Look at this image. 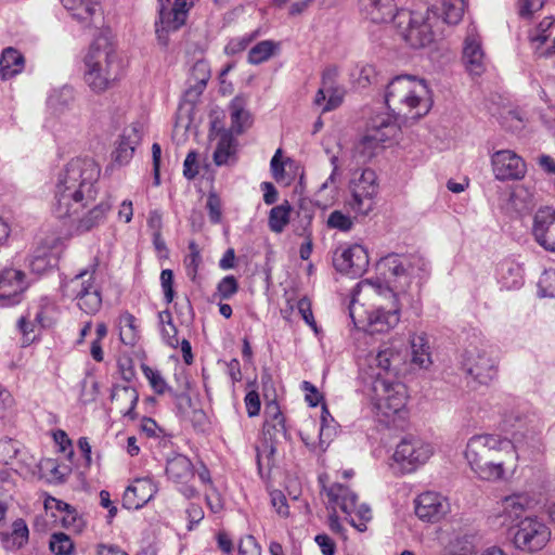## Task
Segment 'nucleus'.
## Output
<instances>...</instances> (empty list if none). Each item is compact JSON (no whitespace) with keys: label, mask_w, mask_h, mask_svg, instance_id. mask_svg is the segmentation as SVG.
Returning a JSON list of instances; mask_svg holds the SVG:
<instances>
[{"label":"nucleus","mask_w":555,"mask_h":555,"mask_svg":"<svg viewBox=\"0 0 555 555\" xmlns=\"http://www.w3.org/2000/svg\"><path fill=\"white\" fill-rule=\"evenodd\" d=\"M101 167L91 157L72 158L59 171L52 211L73 232L82 234L104 223L112 202L95 199L100 191Z\"/></svg>","instance_id":"f257e3e1"},{"label":"nucleus","mask_w":555,"mask_h":555,"mask_svg":"<svg viewBox=\"0 0 555 555\" xmlns=\"http://www.w3.org/2000/svg\"><path fill=\"white\" fill-rule=\"evenodd\" d=\"M428 86L425 80L411 75L392 78L386 88L385 104L391 112V120L406 122L417 120L430 109Z\"/></svg>","instance_id":"f03ea898"},{"label":"nucleus","mask_w":555,"mask_h":555,"mask_svg":"<svg viewBox=\"0 0 555 555\" xmlns=\"http://www.w3.org/2000/svg\"><path fill=\"white\" fill-rule=\"evenodd\" d=\"M85 81L89 88L101 93L119 79L121 65L114 46L106 36H99L85 56Z\"/></svg>","instance_id":"7ed1b4c3"},{"label":"nucleus","mask_w":555,"mask_h":555,"mask_svg":"<svg viewBox=\"0 0 555 555\" xmlns=\"http://www.w3.org/2000/svg\"><path fill=\"white\" fill-rule=\"evenodd\" d=\"M426 267L427 261L418 255L404 258L396 254L387 255L378 263L387 285H379L378 293L386 298L398 299L399 294L405 293L409 287L414 269L425 271Z\"/></svg>","instance_id":"20e7f679"},{"label":"nucleus","mask_w":555,"mask_h":555,"mask_svg":"<svg viewBox=\"0 0 555 555\" xmlns=\"http://www.w3.org/2000/svg\"><path fill=\"white\" fill-rule=\"evenodd\" d=\"M400 310L399 299H391L389 308L379 306L372 311H366L362 305L352 300L349 306V315L358 330L373 335L393 328L400 321Z\"/></svg>","instance_id":"39448f33"},{"label":"nucleus","mask_w":555,"mask_h":555,"mask_svg":"<svg viewBox=\"0 0 555 555\" xmlns=\"http://www.w3.org/2000/svg\"><path fill=\"white\" fill-rule=\"evenodd\" d=\"M395 26L401 38L414 49L423 48L433 42V17L426 13L409 10L397 11Z\"/></svg>","instance_id":"423d86ee"},{"label":"nucleus","mask_w":555,"mask_h":555,"mask_svg":"<svg viewBox=\"0 0 555 555\" xmlns=\"http://www.w3.org/2000/svg\"><path fill=\"white\" fill-rule=\"evenodd\" d=\"M434 454L431 443L413 434L404 435L392 455L393 465L400 474H411L423 466Z\"/></svg>","instance_id":"0eeeda50"},{"label":"nucleus","mask_w":555,"mask_h":555,"mask_svg":"<svg viewBox=\"0 0 555 555\" xmlns=\"http://www.w3.org/2000/svg\"><path fill=\"white\" fill-rule=\"evenodd\" d=\"M490 346L475 337L465 348L462 356V369L476 382L496 378V360L489 353Z\"/></svg>","instance_id":"6e6552de"},{"label":"nucleus","mask_w":555,"mask_h":555,"mask_svg":"<svg viewBox=\"0 0 555 555\" xmlns=\"http://www.w3.org/2000/svg\"><path fill=\"white\" fill-rule=\"evenodd\" d=\"M96 264L77 273L66 285L77 306L87 314H95L102 306L100 287L94 284Z\"/></svg>","instance_id":"1a4fd4ad"},{"label":"nucleus","mask_w":555,"mask_h":555,"mask_svg":"<svg viewBox=\"0 0 555 555\" xmlns=\"http://www.w3.org/2000/svg\"><path fill=\"white\" fill-rule=\"evenodd\" d=\"M364 392L376 410L377 414L390 417L399 413L406 404V384H367Z\"/></svg>","instance_id":"9d476101"},{"label":"nucleus","mask_w":555,"mask_h":555,"mask_svg":"<svg viewBox=\"0 0 555 555\" xmlns=\"http://www.w3.org/2000/svg\"><path fill=\"white\" fill-rule=\"evenodd\" d=\"M397 131V125L390 117L376 116L371 120L370 132L363 135L354 145L353 157L360 164L367 163L389 137Z\"/></svg>","instance_id":"9b49d317"},{"label":"nucleus","mask_w":555,"mask_h":555,"mask_svg":"<svg viewBox=\"0 0 555 555\" xmlns=\"http://www.w3.org/2000/svg\"><path fill=\"white\" fill-rule=\"evenodd\" d=\"M506 451L503 455L483 460L479 464L469 465L481 480L498 481L512 476L518 466V452L513 442H504Z\"/></svg>","instance_id":"f8f14e48"},{"label":"nucleus","mask_w":555,"mask_h":555,"mask_svg":"<svg viewBox=\"0 0 555 555\" xmlns=\"http://www.w3.org/2000/svg\"><path fill=\"white\" fill-rule=\"evenodd\" d=\"M404 358L401 348L393 344L383 347L373 359L374 365H370V377L374 379L373 382H393L400 376V366Z\"/></svg>","instance_id":"ddd939ff"},{"label":"nucleus","mask_w":555,"mask_h":555,"mask_svg":"<svg viewBox=\"0 0 555 555\" xmlns=\"http://www.w3.org/2000/svg\"><path fill=\"white\" fill-rule=\"evenodd\" d=\"M30 286L26 273L13 267L0 270V306L13 307L22 302Z\"/></svg>","instance_id":"4468645a"},{"label":"nucleus","mask_w":555,"mask_h":555,"mask_svg":"<svg viewBox=\"0 0 555 555\" xmlns=\"http://www.w3.org/2000/svg\"><path fill=\"white\" fill-rule=\"evenodd\" d=\"M165 472L185 499L190 500L198 495L197 489L191 483L195 476V468L188 456L176 454L168 459Z\"/></svg>","instance_id":"2eb2a0df"},{"label":"nucleus","mask_w":555,"mask_h":555,"mask_svg":"<svg viewBox=\"0 0 555 555\" xmlns=\"http://www.w3.org/2000/svg\"><path fill=\"white\" fill-rule=\"evenodd\" d=\"M378 191L376 175L372 169H364L359 178L351 182V208L362 215H369L375 205Z\"/></svg>","instance_id":"dca6fc26"},{"label":"nucleus","mask_w":555,"mask_h":555,"mask_svg":"<svg viewBox=\"0 0 555 555\" xmlns=\"http://www.w3.org/2000/svg\"><path fill=\"white\" fill-rule=\"evenodd\" d=\"M504 442L512 441L496 435H475L469 438L466 444L465 457L469 465H474L479 464L483 460L503 455L506 451L503 448Z\"/></svg>","instance_id":"f3484780"},{"label":"nucleus","mask_w":555,"mask_h":555,"mask_svg":"<svg viewBox=\"0 0 555 555\" xmlns=\"http://www.w3.org/2000/svg\"><path fill=\"white\" fill-rule=\"evenodd\" d=\"M369 262L366 249L359 244L337 247L332 256V263L336 271L353 278L362 275L366 271Z\"/></svg>","instance_id":"a211bd4d"},{"label":"nucleus","mask_w":555,"mask_h":555,"mask_svg":"<svg viewBox=\"0 0 555 555\" xmlns=\"http://www.w3.org/2000/svg\"><path fill=\"white\" fill-rule=\"evenodd\" d=\"M551 539V529L539 516L522 517V553L530 554L543 550Z\"/></svg>","instance_id":"6ab92c4d"},{"label":"nucleus","mask_w":555,"mask_h":555,"mask_svg":"<svg viewBox=\"0 0 555 555\" xmlns=\"http://www.w3.org/2000/svg\"><path fill=\"white\" fill-rule=\"evenodd\" d=\"M498 525L506 529V538L512 540L519 548L518 535L520 533V494L513 493L501 502V511L496 515Z\"/></svg>","instance_id":"aec40b11"},{"label":"nucleus","mask_w":555,"mask_h":555,"mask_svg":"<svg viewBox=\"0 0 555 555\" xmlns=\"http://www.w3.org/2000/svg\"><path fill=\"white\" fill-rule=\"evenodd\" d=\"M462 57L470 75L480 76L486 70V54L475 26H469L467 29Z\"/></svg>","instance_id":"412c9836"},{"label":"nucleus","mask_w":555,"mask_h":555,"mask_svg":"<svg viewBox=\"0 0 555 555\" xmlns=\"http://www.w3.org/2000/svg\"><path fill=\"white\" fill-rule=\"evenodd\" d=\"M532 234L535 242L547 251L555 253V209L540 208L534 217Z\"/></svg>","instance_id":"4be33fe9"},{"label":"nucleus","mask_w":555,"mask_h":555,"mask_svg":"<svg viewBox=\"0 0 555 555\" xmlns=\"http://www.w3.org/2000/svg\"><path fill=\"white\" fill-rule=\"evenodd\" d=\"M449 504L444 498L436 492H424L415 500V514L422 520L435 522L448 512Z\"/></svg>","instance_id":"5701e85b"},{"label":"nucleus","mask_w":555,"mask_h":555,"mask_svg":"<svg viewBox=\"0 0 555 555\" xmlns=\"http://www.w3.org/2000/svg\"><path fill=\"white\" fill-rule=\"evenodd\" d=\"M170 0H158L159 20L156 22V35L158 42L166 47L168 44V34L176 31L186 22V16L169 8Z\"/></svg>","instance_id":"b1692460"},{"label":"nucleus","mask_w":555,"mask_h":555,"mask_svg":"<svg viewBox=\"0 0 555 555\" xmlns=\"http://www.w3.org/2000/svg\"><path fill=\"white\" fill-rule=\"evenodd\" d=\"M520 156L509 150L498 151L492 155L494 176L501 181H518L520 179Z\"/></svg>","instance_id":"393cba45"},{"label":"nucleus","mask_w":555,"mask_h":555,"mask_svg":"<svg viewBox=\"0 0 555 555\" xmlns=\"http://www.w3.org/2000/svg\"><path fill=\"white\" fill-rule=\"evenodd\" d=\"M157 492L150 478H139L127 487L122 496V505L127 509L143 507Z\"/></svg>","instance_id":"a878e982"},{"label":"nucleus","mask_w":555,"mask_h":555,"mask_svg":"<svg viewBox=\"0 0 555 555\" xmlns=\"http://www.w3.org/2000/svg\"><path fill=\"white\" fill-rule=\"evenodd\" d=\"M360 9L365 18L376 24L395 23L398 11L393 0H360Z\"/></svg>","instance_id":"bb28decb"},{"label":"nucleus","mask_w":555,"mask_h":555,"mask_svg":"<svg viewBox=\"0 0 555 555\" xmlns=\"http://www.w3.org/2000/svg\"><path fill=\"white\" fill-rule=\"evenodd\" d=\"M157 395L169 396L175 401L179 414L192 406V384H151Z\"/></svg>","instance_id":"cd10ccee"},{"label":"nucleus","mask_w":555,"mask_h":555,"mask_svg":"<svg viewBox=\"0 0 555 555\" xmlns=\"http://www.w3.org/2000/svg\"><path fill=\"white\" fill-rule=\"evenodd\" d=\"M465 0H439L427 9L433 20H441L449 25H456L463 18Z\"/></svg>","instance_id":"c85d7f7f"},{"label":"nucleus","mask_w":555,"mask_h":555,"mask_svg":"<svg viewBox=\"0 0 555 555\" xmlns=\"http://www.w3.org/2000/svg\"><path fill=\"white\" fill-rule=\"evenodd\" d=\"M141 139L142 126L140 124H132L126 127L115 151V160L119 164L129 163Z\"/></svg>","instance_id":"c756f323"},{"label":"nucleus","mask_w":555,"mask_h":555,"mask_svg":"<svg viewBox=\"0 0 555 555\" xmlns=\"http://www.w3.org/2000/svg\"><path fill=\"white\" fill-rule=\"evenodd\" d=\"M61 2L72 17L83 24L85 27L93 24V18L100 11L99 0H61Z\"/></svg>","instance_id":"7c9ffc66"},{"label":"nucleus","mask_w":555,"mask_h":555,"mask_svg":"<svg viewBox=\"0 0 555 555\" xmlns=\"http://www.w3.org/2000/svg\"><path fill=\"white\" fill-rule=\"evenodd\" d=\"M326 494L330 502L337 505L345 514L350 515L356 511L358 495L348 487L334 483L327 489Z\"/></svg>","instance_id":"2f4dec72"},{"label":"nucleus","mask_w":555,"mask_h":555,"mask_svg":"<svg viewBox=\"0 0 555 555\" xmlns=\"http://www.w3.org/2000/svg\"><path fill=\"white\" fill-rule=\"evenodd\" d=\"M25 66L23 54L14 48H5L0 57V77L8 80L22 73Z\"/></svg>","instance_id":"473e14b6"},{"label":"nucleus","mask_w":555,"mask_h":555,"mask_svg":"<svg viewBox=\"0 0 555 555\" xmlns=\"http://www.w3.org/2000/svg\"><path fill=\"white\" fill-rule=\"evenodd\" d=\"M237 142L230 132H223L217 143L212 155L217 166L232 165L236 162Z\"/></svg>","instance_id":"72a5a7b5"},{"label":"nucleus","mask_w":555,"mask_h":555,"mask_svg":"<svg viewBox=\"0 0 555 555\" xmlns=\"http://www.w3.org/2000/svg\"><path fill=\"white\" fill-rule=\"evenodd\" d=\"M29 538V530L24 519L17 518L12 524L10 533H1V542L7 551H16L22 548Z\"/></svg>","instance_id":"f704fd0d"},{"label":"nucleus","mask_w":555,"mask_h":555,"mask_svg":"<svg viewBox=\"0 0 555 555\" xmlns=\"http://www.w3.org/2000/svg\"><path fill=\"white\" fill-rule=\"evenodd\" d=\"M412 364L426 369L431 363L430 346L425 333L414 334L410 338Z\"/></svg>","instance_id":"c9c22d12"},{"label":"nucleus","mask_w":555,"mask_h":555,"mask_svg":"<svg viewBox=\"0 0 555 555\" xmlns=\"http://www.w3.org/2000/svg\"><path fill=\"white\" fill-rule=\"evenodd\" d=\"M325 422V420H323ZM301 441L311 450H315L319 448L321 451H325L327 447L330 446L331 441L333 440L334 436L336 435V425L330 424V423H320L319 426V442L310 437L309 434H307L304 430H300L299 433Z\"/></svg>","instance_id":"e433bc0d"},{"label":"nucleus","mask_w":555,"mask_h":555,"mask_svg":"<svg viewBox=\"0 0 555 555\" xmlns=\"http://www.w3.org/2000/svg\"><path fill=\"white\" fill-rule=\"evenodd\" d=\"M499 282L506 289L518 288L520 279V264L511 259H504L498 268Z\"/></svg>","instance_id":"4c0bfd02"},{"label":"nucleus","mask_w":555,"mask_h":555,"mask_svg":"<svg viewBox=\"0 0 555 555\" xmlns=\"http://www.w3.org/2000/svg\"><path fill=\"white\" fill-rule=\"evenodd\" d=\"M263 438L266 443L270 448V453L273 454L276 451L278 444L287 439V429L285 426V420L264 422L263 423Z\"/></svg>","instance_id":"58836bf2"},{"label":"nucleus","mask_w":555,"mask_h":555,"mask_svg":"<svg viewBox=\"0 0 555 555\" xmlns=\"http://www.w3.org/2000/svg\"><path fill=\"white\" fill-rule=\"evenodd\" d=\"M111 397L113 401H119L121 399L128 400L130 405L127 410H122L121 413L124 416L131 420L135 417L134 408L139 400V393L134 387L125 384H115Z\"/></svg>","instance_id":"ea45409f"},{"label":"nucleus","mask_w":555,"mask_h":555,"mask_svg":"<svg viewBox=\"0 0 555 555\" xmlns=\"http://www.w3.org/2000/svg\"><path fill=\"white\" fill-rule=\"evenodd\" d=\"M75 91L73 87L63 86L54 90L48 98V105L55 113H63L74 102Z\"/></svg>","instance_id":"a19ab883"},{"label":"nucleus","mask_w":555,"mask_h":555,"mask_svg":"<svg viewBox=\"0 0 555 555\" xmlns=\"http://www.w3.org/2000/svg\"><path fill=\"white\" fill-rule=\"evenodd\" d=\"M279 50V42L262 40L249 50L248 62L254 65L261 64L272 57Z\"/></svg>","instance_id":"79ce46f5"},{"label":"nucleus","mask_w":555,"mask_h":555,"mask_svg":"<svg viewBox=\"0 0 555 555\" xmlns=\"http://www.w3.org/2000/svg\"><path fill=\"white\" fill-rule=\"evenodd\" d=\"M230 116L232 122V131L236 134L243 133L249 125V113L244 108V101L241 98H234L230 104Z\"/></svg>","instance_id":"37998d69"},{"label":"nucleus","mask_w":555,"mask_h":555,"mask_svg":"<svg viewBox=\"0 0 555 555\" xmlns=\"http://www.w3.org/2000/svg\"><path fill=\"white\" fill-rule=\"evenodd\" d=\"M292 207L287 201L273 207L269 214V228L274 233H281L289 222Z\"/></svg>","instance_id":"c03bdc74"},{"label":"nucleus","mask_w":555,"mask_h":555,"mask_svg":"<svg viewBox=\"0 0 555 555\" xmlns=\"http://www.w3.org/2000/svg\"><path fill=\"white\" fill-rule=\"evenodd\" d=\"M554 24V18L552 16L545 17L543 21L540 22V24L533 29L528 33V40L534 50V53L539 55V52H541L542 46L550 38L548 29Z\"/></svg>","instance_id":"a18cd8bd"},{"label":"nucleus","mask_w":555,"mask_h":555,"mask_svg":"<svg viewBox=\"0 0 555 555\" xmlns=\"http://www.w3.org/2000/svg\"><path fill=\"white\" fill-rule=\"evenodd\" d=\"M189 251L190 253L184 258V266L186 275L191 279V281L194 282L196 280L197 271L202 262L199 247L194 241L189 243Z\"/></svg>","instance_id":"49530a36"},{"label":"nucleus","mask_w":555,"mask_h":555,"mask_svg":"<svg viewBox=\"0 0 555 555\" xmlns=\"http://www.w3.org/2000/svg\"><path fill=\"white\" fill-rule=\"evenodd\" d=\"M475 548L473 538L469 535L456 537L450 541L446 548L447 555H469Z\"/></svg>","instance_id":"de8ad7c7"},{"label":"nucleus","mask_w":555,"mask_h":555,"mask_svg":"<svg viewBox=\"0 0 555 555\" xmlns=\"http://www.w3.org/2000/svg\"><path fill=\"white\" fill-rule=\"evenodd\" d=\"M49 546L55 555H69L74 551L73 541L63 532L53 533Z\"/></svg>","instance_id":"09e8293b"},{"label":"nucleus","mask_w":555,"mask_h":555,"mask_svg":"<svg viewBox=\"0 0 555 555\" xmlns=\"http://www.w3.org/2000/svg\"><path fill=\"white\" fill-rule=\"evenodd\" d=\"M28 266L33 273L41 275L52 268L51 257L46 249H38L30 256Z\"/></svg>","instance_id":"8fccbe9b"},{"label":"nucleus","mask_w":555,"mask_h":555,"mask_svg":"<svg viewBox=\"0 0 555 555\" xmlns=\"http://www.w3.org/2000/svg\"><path fill=\"white\" fill-rule=\"evenodd\" d=\"M541 297L555 298V269L544 270L538 282Z\"/></svg>","instance_id":"3c124183"},{"label":"nucleus","mask_w":555,"mask_h":555,"mask_svg":"<svg viewBox=\"0 0 555 555\" xmlns=\"http://www.w3.org/2000/svg\"><path fill=\"white\" fill-rule=\"evenodd\" d=\"M238 292V283L235 276L227 275L217 285V294L220 299L228 300Z\"/></svg>","instance_id":"603ef678"},{"label":"nucleus","mask_w":555,"mask_h":555,"mask_svg":"<svg viewBox=\"0 0 555 555\" xmlns=\"http://www.w3.org/2000/svg\"><path fill=\"white\" fill-rule=\"evenodd\" d=\"M17 327L22 334V346L23 347L29 346L37 339L38 334L35 331L36 325L34 322L27 320L26 317H21L18 319Z\"/></svg>","instance_id":"864d4df0"},{"label":"nucleus","mask_w":555,"mask_h":555,"mask_svg":"<svg viewBox=\"0 0 555 555\" xmlns=\"http://www.w3.org/2000/svg\"><path fill=\"white\" fill-rule=\"evenodd\" d=\"M518 184L511 186L508 198L502 205V210L512 220H518L520 218V211L518 209Z\"/></svg>","instance_id":"5fc2aeb1"},{"label":"nucleus","mask_w":555,"mask_h":555,"mask_svg":"<svg viewBox=\"0 0 555 555\" xmlns=\"http://www.w3.org/2000/svg\"><path fill=\"white\" fill-rule=\"evenodd\" d=\"M353 222L348 215H345L340 210H334L330 214L327 219V227L331 229H337L343 232L351 230Z\"/></svg>","instance_id":"6e6d98bb"},{"label":"nucleus","mask_w":555,"mask_h":555,"mask_svg":"<svg viewBox=\"0 0 555 555\" xmlns=\"http://www.w3.org/2000/svg\"><path fill=\"white\" fill-rule=\"evenodd\" d=\"M192 75L197 80L195 85L197 93H202L209 79V69L207 63L204 61L196 62L193 66Z\"/></svg>","instance_id":"4d7b16f0"},{"label":"nucleus","mask_w":555,"mask_h":555,"mask_svg":"<svg viewBox=\"0 0 555 555\" xmlns=\"http://www.w3.org/2000/svg\"><path fill=\"white\" fill-rule=\"evenodd\" d=\"M193 397H195V395L194 390L192 389V398ZM181 415L183 417H188L196 430L204 431L207 421L206 414L202 409L195 408L193 402L192 406L188 410V412Z\"/></svg>","instance_id":"13d9d810"},{"label":"nucleus","mask_w":555,"mask_h":555,"mask_svg":"<svg viewBox=\"0 0 555 555\" xmlns=\"http://www.w3.org/2000/svg\"><path fill=\"white\" fill-rule=\"evenodd\" d=\"M297 309L306 324L309 325L314 333H318L319 328L312 313L310 299L308 297L300 298L297 302Z\"/></svg>","instance_id":"bf43d9fd"},{"label":"nucleus","mask_w":555,"mask_h":555,"mask_svg":"<svg viewBox=\"0 0 555 555\" xmlns=\"http://www.w3.org/2000/svg\"><path fill=\"white\" fill-rule=\"evenodd\" d=\"M160 285L164 292V299L166 304H171L175 298L173 271L171 269H164L160 272Z\"/></svg>","instance_id":"052dcab7"},{"label":"nucleus","mask_w":555,"mask_h":555,"mask_svg":"<svg viewBox=\"0 0 555 555\" xmlns=\"http://www.w3.org/2000/svg\"><path fill=\"white\" fill-rule=\"evenodd\" d=\"M206 207L208 209V216L211 223L217 224L221 221V201L215 193H209L207 197Z\"/></svg>","instance_id":"680f3d73"},{"label":"nucleus","mask_w":555,"mask_h":555,"mask_svg":"<svg viewBox=\"0 0 555 555\" xmlns=\"http://www.w3.org/2000/svg\"><path fill=\"white\" fill-rule=\"evenodd\" d=\"M238 555H261V547L253 535H247L240 541Z\"/></svg>","instance_id":"e2e57ef3"},{"label":"nucleus","mask_w":555,"mask_h":555,"mask_svg":"<svg viewBox=\"0 0 555 555\" xmlns=\"http://www.w3.org/2000/svg\"><path fill=\"white\" fill-rule=\"evenodd\" d=\"M327 95L328 99L322 108L323 113L331 112L343 103L344 90L339 86H336L333 89H327Z\"/></svg>","instance_id":"0e129e2a"},{"label":"nucleus","mask_w":555,"mask_h":555,"mask_svg":"<svg viewBox=\"0 0 555 555\" xmlns=\"http://www.w3.org/2000/svg\"><path fill=\"white\" fill-rule=\"evenodd\" d=\"M251 40L253 37L249 36L233 38L225 46L224 52L229 55L241 53L248 47Z\"/></svg>","instance_id":"69168bd1"},{"label":"nucleus","mask_w":555,"mask_h":555,"mask_svg":"<svg viewBox=\"0 0 555 555\" xmlns=\"http://www.w3.org/2000/svg\"><path fill=\"white\" fill-rule=\"evenodd\" d=\"M271 504L280 516L286 517L289 514V507L286 496L282 491L275 490L270 493Z\"/></svg>","instance_id":"338daca9"},{"label":"nucleus","mask_w":555,"mask_h":555,"mask_svg":"<svg viewBox=\"0 0 555 555\" xmlns=\"http://www.w3.org/2000/svg\"><path fill=\"white\" fill-rule=\"evenodd\" d=\"M197 175H198L197 153L195 151H191L188 153V155L184 159L183 176L188 180H192Z\"/></svg>","instance_id":"774afa93"}]
</instances>
